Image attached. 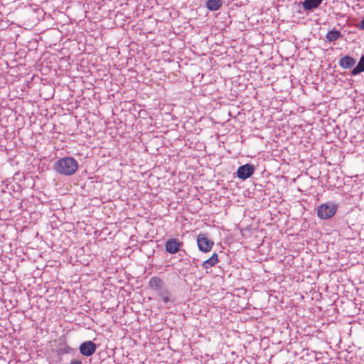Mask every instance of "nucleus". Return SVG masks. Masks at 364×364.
I'll return each instance as SVG.
<instances>
[{"instance_id":"nucleus-1","label":"nucleus","mask_w":364,"mask_h":364,"mask_svg":"<svg viewBox=\"0 0 364 364\" xmlns=\"http://www.w3.org/2000/svg\"><path fill=\"white\" fill-rule=\"evenodd\" d=\"M78 166V162L72 156L63 157L53 164V169L59 174L66 176L75 174Z\"/></svg>"},{"instance_id":"nucleus-2","label":"nucleus","mask_w":364,"mask_h":364,"mask_svg":"<svg viewBox=\"0 0 364 364\" xmlns=\"http://www.w3.org/2000/svg\"><path fill=\"white\" fill-rule=\"evenodd\" d=\"M58 355L60 356V361L63 360V357L70 360L69 364H82V361L79 359V353L75 348L65 344L60 345L57 350Z\"/></svg>"},{"instance_id":"nucleus-3","label":"nucleus","mask_w":364,"mask_h":364,"mask_svg":"<svg viewBox=\"0 0 364 364\" xmlns=\"http://www.w3.org/2000/svg\"><path fill=\"white\" fill-rule=\"evenodd\" d=\"M338 205L333 203H326L320 205L317 209V216L321 220L331 218L336 213Z\"/></svg>"},{"instance_id":"nucleus-4","label":"nucleus","mask_w":364,"mask_h":364,"mask_svg":"<svg viewBox=\"0 0 364 364\" xmlns=\"http://www.w3.org/2000/svg\"><path fill=\"white\" fill-rule=\"evenodd\" d=\"M183 242L178 238L168 239L164 244L166 251L171 255L178 252L183 247Z\"/></svg>"},{"instance_id":"nucleus-5","label":"nucleus","mask_w":364,"mask_h":364,"mask_svg":"<svg viewBox=\"0 0 364 364\" xmlns=\"http://www.w3.org/2000/svg\"><path fill=\"white\" fill-rule=\"evenodd\" d=\"M197 244L200 251L208 252L213 248L214 243L211 240L208 239L205 234L200 233L198 235Z\"/></svg>"},{"instance_id":"nucleus-6","label":"nucleus","mask_w":364,"mask_h":364,"mask_svg":"<svg viewBox=\"0 0 364 364\" xmlns=\"http://www.w3.org/2000/svg\"><path fill=\"white\" fill-rule=\"evenodd\" d=\"M255 171V167L254 165L246 164L239 166L237 170V176L242 180H246L252 176Z\"/></svg>"},{"instance_id":"nucleus-7","label":"nucleus","mask_w":364,"mask_h":364,"mask_svg":"<svg viewBox=\"0 0 364 364\" xmlns=\"http://www.w3.org/2000/svg\"><path fill=\"white\" fill-rule=\"evenodd\" d=\"M97 349V345L92 341H87L79 346V353L82 355L89 357L94 354Z\"/></svg>"},{"instance_id":"nucleus-8","label":"nucleus","mask_w":364,"mask_h":364,"mask_svg":"<svg viewBox=\"0 0 364 364\" xmlns=\"http://www.w3.org/2000/svg\"><path fill=\"white\" fill-rule=\"evenodd\" d=\"M355 63L356 60L355 58L350 55H345L339 60L338 65L344 69H350L354 68Z\"/></svg>"},{"instance_id":"nucleus-9","label":"nucleus","mask_w":364,"mask_h":364,"mask_svg":"<svg viewBox=\"0 0 364 364\" xmlns=\"http://www.w3.org/2000/svg\"><path fill=\"white\" fill-rule=\"evenodd\" d=\"M157 294L160 298H161L164 304L173 303L175 301L174 298L171 295V291L168 290L166 286L163 287L162 290H160L159 292H157Z\"/></svg>"},{"instance_id":"nucleus-10","label":"nucleus","mask_w":364,"mask_h":364,"mask_svg":"<svg viewBox=\"0 0 364 364\" xmlns=\"http://www.w3.org/2000/svg\"><path fill=\"white\" fill-rule=\"evenodd\" d=\"M149 286L151 289L159 292L160 290H162V288L166 285L164 282L160 277H154L149 280Z\"/></svg>"},{"instance_id":"nucleus-11","label":"nucleus","mask_w":364,"mask_h":364,"mask_svg":"<svg viewBox=\"0 0 364 364\" xmlns=\"http://www.w3.org/2000/svg\"><path fill=\"white\" fill-rule=\"evenodd\" d=\"M223 5L222 0H207L205 6L210 11H215L219 10Z\"/></svg>"},{"instance_id":"nucleus-12","label":"nucleus","mask_w":364,"mask_h":364,"mask_svg":"<svg viewBox=\"0 0 364 364\" xmlns=\"http://www.w3.org/2000/svg\"><path fill=\"white\" fill-rule=\"evenodd\" d=\"M343 37L341 32L338 30L332 29L329 31L326 35V38L329 42H333Z\"/></svg>"},{"instance_id":"nucleus-13","label":"nucleus","mask_w":364,"mask_h":364,"mask_svg":"<svg viewBox=\"0 0 364 364\" xmlns=\"http://www.w3.org/2000/svg\"><path fill=\"white\" fill-rule=\"evenodd\" d=\"M363 72H364V55H361L358 64L353 68L351 75L355 76Z\"/></svg>"},{"instance_id":"nucleus-14","label":"nucleus","mask_w":364,"mask_h":364,"mask_svg":"<svg viewBox=\"0 0 364 364\" xmlns=\"http://www.w3.org/2000/svg\"><path fill=\"white\" fill-rule=\"evenodd\" d=\"M216 264L214 261L212 260V259L210 257L209 259L205 260L203 264L202 267L203 269H209L213 266H215Z\"/></svg>"},{"instance_id":"nucleus-15","label":"nucleus","mask_w":364,"mask_h":364,"mask_svg":"<svg viewBox=\"0 0 364 364\" xmlns=\"http://www.w3.org/2000/svg\"><path fill=\"white\" fill-rule=\"evenodd\" d=\"M210 258L212 259L213 261H214L215 262V264H217L218 262V255L217 253L213 254V255L210 257Z\"/></svg>"},{"instance_id":"nucleus-16","label":"nucleus","mask_w":364,"mask_h":364,"mask_svg":"<svg viewBox=\"0 0 364 364\" xmlns=\"http://www.w3.org/2000/svg\"><path fill=\"white\" fill-rule=\"evenodd\" d=\"M358 28L360 29V30H363L364 31V17L363 18V19L360 21L358 26Z\"/></svg>"}]
</instances>
